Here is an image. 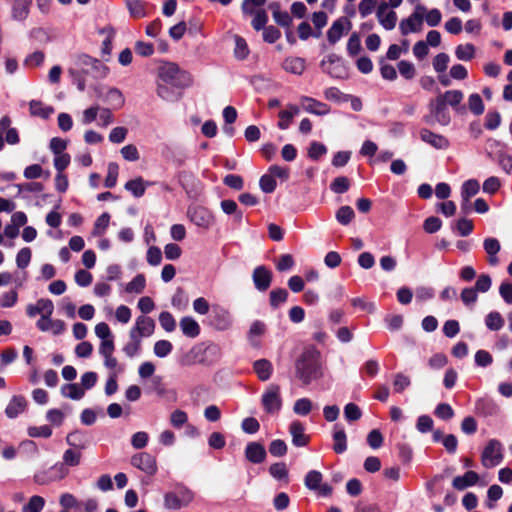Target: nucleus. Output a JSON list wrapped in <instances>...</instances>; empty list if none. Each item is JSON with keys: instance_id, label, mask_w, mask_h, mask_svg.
Instances as JSON below:
<instances>
[{"instance_id": "obj_15", "label": "nucleus", "mask_w": 512, "mask_h": 512, "mask_svg": "<svg viewBox=\"0 0 512 512\" xmlns=\"http://www.w3.org/2000/svg\"><path fill=\"white\" fill-rule=\"evenodd\" d=\"M289 432L292 436V443L296 447H304L308 445L310 436L306 435L305 427L299 420H294L289 426Z\"/></svg>"}, {"instance_id": "obj_50", "label": "nucleus", "mask_w": 512, "mask_h": 512, "mask_svg": "<svg viewBox=\"0 0 512 512\" xmlns=\"http://www.w3.org/2000/svg\"><path fill=\"white\" fill-rule=\"evenodd\" d=\"M327 153V147L320 142L313 141L310 143L308 148V157L313 160H319L323 155Z\"/></svg>"}, {"instance_id": "obj_61", "label": "nucleus", "mask_w": 512, "mask_h": 512, "mask_svg": "<svg viewBox=\"0 0 512 512\" xmlns=\"http://www.w3.org/2000/svg\"><path fill=\"white\" fill-rule=\"evenodd\" d=\"M268 22V15L264 9H259L255 13L251 25L256 31L263 30Z\"/></svg>"}, {"instance_id": "obj_23", "label": "nucleus", "mask_w": 512, "mask_h": 512, "mask_svg": "<svg viewBox=\"0 0 512 512\" xmlns=\"http://www.w3.org/2000/svg\"><path fill=\"white\" fill-rule=\"evenodd\" d=\"M253 371L260 381H267L273 373V365L268 359H258L253 363Z\"/></svg>"}, {"instance_id": "obj_35", "label": "nucleus", "mask_w": 512, "mask_h": 512, "mask_svg": "<svg viewBox=\"0 0 512 512\" xmlns=\"http://www.w3.org/2000/svg\"><path fill=\"white\" fill-rule=\"evenodd\" d=\"M66 442L69 446L77 450H83L86 448L87 441L82 431L75 430L66 436Z\"/></svg>"}, {"instance_id": "obj_57", "label": "nucleus", "mask_w": 512, "mask_h": 512, "mask_svg": "<svg viewBox=\"0 0 512 512\" xmlns=\"http://www.w3.org/2000/svg\"><path fill=\"white\" fill-rule=\"evenodd\" d=\"M398 457L403 464H409L413 457V450L407 443H398L396 445Z\"/></svg>"}, {"instance_id": "obj_27", "label": "nucleus", "mask_w": 512, "mask_h": 512, "mask_svg": "<svg viewBox=\"0 0 512 512\" xmlns=\"http://www.w3.org/2000/svg\"><path fill=\"white\" fill-rule=\"evenodd\" d=\"M148 185H150V183L146 182L141 176H139L135 179L127 181L124 185V188L131 192L134 197L140 198L145 194L146 187Z\"/></svg>"}, {"instance_id": "obj_58", "label": "nucleus", "mask_w": 512, "mask_h": 512, "mask_svg": "<svg viewBox=\"0 0 512 512\" xmlns=\"http://www.w3.org/2000/svg\"><path fill=\"white\" fill-rule=\"evenodd\" d=\"M325 98L335 102H347L349 101V94H344L337 87H330L324 92Z\"/></svg>"}, {"instance_id": "obj_14", "label": "nucleus", "mask_w": 512, "mask_h": 512, "mask_svg": "<svg viewBox=\"0 0 512 512\" xmlns=\"http://www.w3.org/2000/svg\"><path fill=\"white\" fill-rule=\"evenodd\" d=\"M244 453L245 458L253 464L264 462L267 456L265 447L259 442H249Z\"/></svg>"}, {"instance_id": "obj_41", "label": "nucleus", "mask_w": 512, "mask_h": 512, "mask_svg": "<svg viewBox=\"0 0 512 512\" xmlns=\"http://www.w3.org/2000/svg\"><path fill=\"white\" fill-rule=\"evenodd\" d=\"M322 478L323 476L320 471L310 470L304 478V484L310 490H317L320 488Z\"/></svg>"}, {"instance_id": "obj_63", "label": "nucleus", "mask_w": 512, "mask_h": 512, "mask_svg": "<svg viewBox=\"0 0 512 512\" xmlns=\"http://www.w3.org/2000/svg\"><path fill=\"white\" fill-rule=\"evenodd\" d=\"M173 345L168 340H159L154 344V353L157 357L164 358L171 353Z\"/></svg>"}, {"instance_id": "obj_56", "label": "nucleus", "mask_w": 512, "mask_h": 512, "mask_svg": "<svg viewBox=\"0 0 512 512\" xmlns=\"http://www.w3.org/2000/svg\"><path fill=\"white\" fill-rule=\"evenodd\" d=\"M110 221V214L107 212L102 213L95 221L93 228V235H101L108 227Z\"/></svg>"}, {"instance_id": "obj_32", "label": "nucleus", "mask_w": 512, "mask_h": 512, "mask_svg": "<svg viewBox=\"0 0 512 512\" xmlns=\"http://www.w3.org/2000/svg\"><path fill=\"white\" fill-rule=\"evenodd\" d=\"M437 97L442 98L446 105H450L452 108L457 110L458 106L463 100L464 94L460 90H448Z\"/></svg>"}, {"instance_id": "obj_59", "label": "nucleus", "mask_w": 512, "mask_h": 512, "mask_svg": "<svg viewBox=\"0 0 512 512\" xmlns=\"http://www.w3.org/2000/svg\"><path fill=\"white\" fill-rule=\"evenodd\" d=\"M259 186L264 193L270 194L275 191L277 182L270 174H264L260 177Z\"/></svg>"}, {"instance_id": "obj_9", "label": "nucleus", "mask_w": 512, "mask_h": 512, "mask_svg": "<svg viewBox=\"0 0 512 512\" xmlns=\"http://www.w3.org/2000/svg\"><path fill=\"white\" fill-rule=\"evenodd\" d=\"M273 273L265 265H259L254 268L252 280L255 288L260 292H265L271 286Z\"/></svg>"}, {"instance_id": "obj_7", "label": "nucleus", "mask_w": 512, "mask_h": 512, "mask_svg": "<svg viewBox=\"0 0 512 512\" xmlns=\"http://www.w3.org/2000/svg\"><path fill=\"white\" fill-rule=\"evenodd\" d=\"M425 12L426 7L418 4L415 8V11L408 18L401 20L399 24L401 34L406 36L409 33L419 32L423 24Z\"/></svg>"}, {"instance_id": "obj_29", "label": "nucleus", "mask_w": 512, "mask_h": 512, "mask_svg": "<svg viewBox=\"0 0 512 512\" xmlns=\"http://www.w3.org/2000/svg\"><path fill=\"white\" fill-rule=\"evenodd\" d=\"M29 111L32 116L48 119L54 113V108L52 106H45L41 101L31 100Z\"/></svg>"}, {"instance_id": "obj_64", "label": "nucleus", "mask_w": 512, "mask_h": 512, "mask_svg": "<svg viewBox=\"0 0 512 512\" xmlns=\"http://www.w3.org/2000/svg\"><path fill=\"white\" fill-rule=\"evenodd\" d=\"M434 414L442 420H450L454 417V410L448 403H440L436 406Z\"/></svg>"}, {"instance_id": "obj_36", "label": "nucleus", "mask_w": 512, "mask_h": 512, "mask_svg": "<svg viewBox=\"0 0 512 512\" xmlns=\"http://www.w3.org/2000/svg\"><path fill=\"white\" fill-rule=\"evenodd\" d=\"M61 394L64 397L79 400L84 396V390L77 383L64 384L61 387Z\"/></svg>"}, {"instance_id": "obj_17", "label": "nucleus", "mask_w": 512, "mask_h": 512, "mask_svg": "<svg viewBox=\"0 0 512 512\" xmlns=\"http://www.w3.org/2000/svg\"><path fill=\"white\" fill-rule=\"evenodd\" d=\"M420 138L436 149H446L449 147V141L446 137L436 134L427 128L420 130Z\"/></svg>"}, {"instance_id": "obj_52", "label": "nucleus", "mask_w": 512, "mask_h": 512, "mask_svg": "<svg viewBox=\"0 0 512 512\" xmlns=\"http://www.w3.org/2000/svg\"><path fill=\"white\" fill-rule=\"evenodd\" d=\"M361 50H362V46H361L360 36L358 33L354 32L351 34V36L348 39L347 52H348L349 56L355 57L356 55H358L360 53Z\"/></svg>"}, {"instance_id": "obj_12", "label": "nucleus", "mask_w": 512, "mask_h": 512, "mask_svg": "<svg viewBox=\"0 0 512 512\" xmlns=\"http://www.w3.org/2000/svg\"><path fill=\"white\" fill-rule=\"evenodd\" d=\"M155 322L152 318L141 315L137 317L135 326L130 330V333L139 335V338L149 337L154 333Z\"/></svg>"}, {"instance_id": "obj_25", "label": "nucleus", "mask_w": 512, "mask_h": 512, "mask_svg": "<svg viewBox=\"0 0 512 512\" xmlns=\"http://www.w3.org/2000/svg\"><path fill=\"white\" fill-rule=\"evenodd\" d=\"M333 450L336 454H342L347 450V436L343 427L334 425Z\"/></svg>"}, {"instance_id": "obj_40", "label": "nucleus", "mask_w": 512, "mask_h": 512, "mask_svg": "<svg viewBox=\"0 0 512 512\" xmlns=\"http://www.w3.org/2000/svg\"><path fill=\"white\" fill-rule=\"evenodd\" d=\"M130 341L123 347L124 353L132 358L141 349V339L139 338V335H134L133 333L129 332Z\"/></svg>"}, {"instance_id": "obj_30", "label": "nucleus", "mask_w": 512, "mask_h": 512, "mask_svg": "<svg viewBox=\"0 0 512 512\" xmlns=\"http://www.w3.org/2000/svg\"><path fill=\"white\" fill-rule=\"evenodd\" d=\"M32 0H14L12 7V16L16 20H24L29 14V7Z\"/></svg>"}, {"instance_id": "obj_37", "label": "nucleus", "mask_w": 512, "mask_h": 512, "mask_svg": "<svg viewBox=\"0 0 512 512\" xmlns=\"http://www.w3.org/2000/svg\"><path fill=\"white\" fill-rule=\"evenodd\" d=\"M485 324L491 331H499L504 326V319L498 311H492L485 317Z\"/></svg>"}, {"instance_id": "obj_31", "label": "nucleus", "mask_w": 512, "mask_h": 512, "mask_svg": "<svg viewBox=\"0 0 512 512\" xmlns=\"http://www.w3.org/2000/svg\"><path fill=\"white\" fill-rule=\"evenodd\" d=\"M146 5V2L143 0H126V6L129 10L130 16L136 19L147 16Z\"/></svg>"}, {"instance_id": "obj_42", "label": "nucleus", "mask_w": 512, "mask_h": 512, "mask_svg": "<svg viewBox=\"0 0 512 512\" xmlns=\"http://www.w3.org/2000/svg\"><path fill=\"white\" fill-rule=\"evenodd\" d=\"M479 189V182L475 179H469L462 184L461 198L471 199L479 192Z\"/></svg>"}, {"instance_id": "obj_16", "label": "nucleus", "mask_w": 512, "mask_h": 512, "mask_svg": "<svg viewBox=\"0 0 512 512\" xmlns=\"http://www.w3.org/2000/svg\"><path fill=\"white\" fill-rule=\"evenodd\" d=\"M388 4L386 2H381L377 9V18L380 24L386 30H392L396 26L397 22V14L394 11H388Z\"/></svg>"}, {"instance_id": "obj_54", "label": "nucleus", "mask_w": 512, "mask_h": 512, "mask_svg": "<svg viewBox=\"0 0 512 512\" xmlns=\"http://www.w3.org/2000/svg\"><path fill=\"white\" fill-rule=\"evenodd\" d=\"M269 473L273 478L277 480L288 478V469L284 462H277L272 464L269 467Z\"/></svg>"}, {"instance_id": "obj_5", "label": "nucleus", "mask_w": 512, "mask_h": 512, "mask_svg": "<svg viewBox=\"0 0 512 512\" xmlns=\"http://www.w3.org/2000/svg\"><path fill=\"white\" fill-rule=\"evenodd\" d=\"M263 409L268 414L278 413L282 408L280 387L277 384H270L261 397Z\"/></svg>"}, {"instance_id": "obj_39", "label": "nucleus", "mask_w": 512, "mask_h": 512, "mask_svg": "<svg viewBox=\"0 0 512 512\" xmlns=\"http://www.w3.org/2000/svg\"><path fill=\"white\" fill-rule=\"evenodd\" d=\"M146 287V278L144 274H137L127 285L126 292L140 294Z\"/></svg>"}, {"instance_id": "obj_24", "label": "nucleus", "mask_w": 512, "mask_h": 512, "mask_svg": "<svg viewBox=\"0 0 512 512\" xmlns=\"http://www.w3.org/2000/svg\"><path fill=\"white\" fill-rule=\"evenodd\" d=\"M104 103L108 104L112 109L118 110L125 104V98L118 88H108L105 93Z\"/></svg>"}, {"instance_id": "obj_20", "label": "nucleus", "mask_w": 512, "mask_h": 512, "mask_svg": "<svg viewBox=\"0 0 512 512\" xmlns=\"http://www.w3.org/2000/svg\"><path fill=\"white\" fill-rule=\"evenodd\" d=\"M301 101L304 109L309 113L322 116L329 113L330 111V107L327 104L314 98L304 96L302 97Z\"/></svg>"}, {"instance_id": "obj_55", "label": "nucleus", "mask_w": 512, "mask_h": 512, "mask_svg": "<svg viewBox=\"0 0 512 512\" xmlns=\"http://www.w3.org/2000/svg\"><path fill=\"white\" fill-rule=\"evenodd\" d=\"M159 323L166 332H172L176 328V321L173 315L168 311H163L160 313Z\"/></svg>"}, {"instance_id": "obj_60", "label": "nucleus", "mask_w": 512, "mask_h": 512, "mask_svg": "<svg viewBox=\"0 0 512 512\" xmlns=\"http://www.w3.org/2000/svg\"><path fill=\"white\" fill-rule=\"evenodd\" d=\"M398 70L402 77H404L407 80L413 79L416 75V69L415 66L407 61V60H401L398 63Z\"/></svg>"}, {"instance_id": "obj_26", "label": "nucleus", "mask_w": 512, "mask_h": 512, "mask_svg": "<svg viewBox=\"0 0 512 512\" xmlns=\"http://www.w3.org/2000/svg\"><path fill=\"white\" fill-rule=\"evenodd\" d=\"M180 328L182 333L189 338H196L201 331L198 322L190 316H185L180 320Z\"/></svg>"}, {"instance_id": "obj_1", "label": "nucleus", "mask_w": 512, "mask_h": 512, "mask_svg": "<svg viewBox=\"0 0 512 512\" xmlns=\"http://www.w3.org/2000/svg\"><path fill=\"white\" fill-rule=\"evenodd\" d=\"M295 376L304 386L323 376L320 353L317 349L309 347L303 350L295 361Z\"/></svg>"}, {"instance_id": "obj_3", "label": "nucleus", "mask_w": 512, "mask_h": 512, "mask_svg": "<svg viewBox=\"0 0 512 512\" xmlns=\"http://www.w3.org/2000/svg\"><path fill=\"white\" fill-rule=\"evenodd\" d=\"M503 461L502 444L497 439H490L482 451L481 463L486 468H492Z\"/></svg>"}, {"instance_id": "obj_18", "label": "nucleus", "mask_w": 512, "mask_h": 512, "mask_svg": "<svg viewBox=\"0 0 512 512\" xmlns=\"http://www.w3.org/2000/svg\"><path fill=\"white\" fill-rule=\"evenodd\" d=\"M351 27V22L346 17L335 20L327 31V39L331 45H335L344 34V25Z\"/></svg>"}, {"instance_id": "obj_19", "label": "nucleus", "mask_w": 512, "mask_h": 512, "mask_svg": "<svg viewBox=\"0 0 512 512\" xmlns=\"http://www.w3.org/2000/svg\"><path fill=\"white\" fill-rule=\"evenodd\" d=\"M27 406V401L22 395H14L5 408V414L8 418L14 419L22 413Z\"/></svg>"}, {"instance_id": "obj_46", "label": "nucleus", "mask_w": 512, "mask_h": 512, "mask_svg": "<svg viewBox=\"0 0 512 512\" xmlns=\"http://www.w3.org/2000/svg\"><path fill=\"white\" fill-rule=\"evenodd\" d=\"M249 55V48L246 40L241 36L235 37L234 56L238 60H244Z\"/></svg>"}, {"instance_id": "obj_44", "label": "nucleus", "mask_w": 512, "mask_h": 512, "mask_svg": "<svg viewBox=\"0 0 512 512\" xmlns=\"http://www.w3.org/2000/svg\"><path fill=\"white\" fill-rule=\"evenodd\" d=\"M109 72V69L99 59L94 61V64L90 68H85V74L91 75L94 78H105Z\"/></svg>"}, {"instance_id": "obj_13", "label": "nucleus", "mask_w": 512, "mask_h": 512, "mask_svg": "<svg viewBox=\"0 0 512 512\" xmlns=\"http://www.w3.org/2000/svg\"><path fill=\"white\" fill-rule=\"evenodd\" d=\"M54 312V304L50 299L41 298L36 304H28L26 307V314L28 317L33 318L38 314L52 315Z\"/></svg>"}, {"instance_id": "obj_47", "label": "nucleus", "mask_w": 512, "mask_h": 512, "mask_svg": "<svg viewBox=\"0 0 512 512\" xmlns=\"http://www.w3.org/2000/svg\"><path fill=\"white\" fill-rule=\"evenodd\" d=\"M119 174V166L115 162H110L108 164L107 175L104 181V186L106 188H113L117 183V178Z\"/></svg>"}, {"instance_id": "obj_51", "label": "nucleus", "mask_w": 512, "mask_h": 512, "mask_svg": "<svg viewBox=\"0 0 512 512\" xmlns=\"http://www.w3.org/2000/svg\"><path fill=\"white\" fill-rule=\"evenodd\" d=\"M468 107H469V110L474 115H477V116L481 115L484 112V109H485L484 103L482 101V98L477 93H473V94H471L469 96Z\"/></svg>"}, {"instance_id": "obj_28", "label": "nucleus", "mask_w": 512, "mask_h": 512, "mask_svg": "<svg viewBox=\"0 0 512 512\" xmlns=\"http://www.w3.org/2000/svg\"><path fill=\"white\" fill-rule=\"evenodd\" d=\"M282 67L287 72L301 75L305 70L306 62L305 59L301 57H287L284 60Z\"/></svg>"}, {"instance_id": "obj_49", "label": "nucleus", "mask_w": 512, "mask_h": 512, "mask_svg": "<svg viewBox=\"0 0 512 512\" xmlns=\"http://www.w3.org/2000/svg\"><path fill=\"white\" fill-rule=\"evenodd\" d=\"M350 188V180L345 176L336 177L330 184V189L336 194H343Z\"/></svg>"}, {"instance_id": "obj_22", "label": "nucleus", "mask_w": 512, "mask_h": 512, "mask_svg": "<svg viewBox=\"0 0 512 512\" xmlns=\"http://www.w3.org/2000/svg\"><path fill=\"white\" fill-rule=\"evenodd\" d=\"M483 248L488 255V263L492 266L497 265L499 262L497 253L501 249L499 240L493 237L485 238L483 242Z\"/></svg>"}, {"instance_id": "obj_48", "label": "nucleus", "mask_w": 512, "mask_h": 512, "mask_svg": "<svg viewBox=\"0 0 512 512\" xmlns=\"http://www.w3.org/2000/svg\"><path fill=\"white\" fill-rule=\"evenodd\" d=\"M44 505V498L38 495H34L29 499L28 503L23 506L22 512H41L44 508Z\"/></svg>"}, {"instance_id": "obj_62", "label": "nucleus", "mask_w": 512, "mask_h": 512, "mask_svg": "<svg viewBox=\"0 0 512 512\" xmlns=\"http://www.w3.org/2000/svg\"><path fill=\"white\" fill-rule=\"evenodd\" d=\"M450 57L447 53H439L433 59V68L437 73H443L446 71Z\"/></svg>"}, {"instance_id": "obj_38", "label": "nucleus", "mask_w": 512, "mask_h": 512, "mask_svg": "<svg viewBox=\"0 0 512 512\" xmlns=\"http://www.w3.org/2000/svg\"><path fill=\"white\" fill-rule=\"evenodd\" d=\"M457 59L462 61H470L475 56V46L471 43L460 44L455 49Z\"/></svg>"}, {"instance_id": "obj_43", "label": "nucleus", "mask_w": 512, "mask_h": 512, "mask_svg": "<svg viewBox=\"0 0 512 512\" xmlns=\"http://www.w3.org/2000/svg\"><path fill=\"white\" fill-rule=\"evenodd\" d=\"M355 217L354 210L348 206H341L336 212V219L341 225H348Z\"/></svg>"}, {"instance_id": "obj_8", "label": "nucleus", "mask_w": 512, "mask_h": 512, "mask_svg": "<svg viewBox=\"0 0 512 512\" xmlns=\"http://www.w3.org/2000/svg\"><path fill=\"white\" fill-rule=\"evenodd\" d=\"M131 464L150 476L155 475L158 470L156 458L147 452H141L133 455L131 457Z\"/></svg>"}, {"instance_id": "obj_34", "label": "nucleus", "mask_w": 512, "mask_h": 512, "mask_svg": "<svg viewBox=\"0 0 512 512\" xmlns=\"http://www.w3.org/2000/svg\"><path fill=\"white\" fill-rule=\"evenodd\" d=\"M289 293L284 288L273 289L269 294V304L273 309H277L288 299Z\"/></svg>"}, {"instance_id": "obj_10", "label": "nucleus", "mask_w": 512, "mask_h": 512, "mask_svg": "<svg viewBox=\"0 0 512 512\" xmlns=\"http://www.w3.org/2000/svg\"><path fill=\"white\" fill-rule=\"evenodd\" d=\"M429 109L431 114L434 116L435 121H437L440 125L446 126L451 121L450 113L447 109V105L442 98L436 97L431 100L429 103Z\"/></svg>"}, {"instance_id": "obj_45", "label": "nucleus", "mask_w": 512, "mask_h": 512, "mask_svg": "<svg viewBox=\"0 0 512 512\" xmlns=\"http://www.w3.org/2000/svg\"><path fill=\"white\" fill-rule=\"evenodd\" d=\"M313 408V403L309 398H300L295 401L293 411L300 416L308 415Z\"/></svg>"}, {"instance_id": "obj_21", "label": "nucleus", "mask_w": 512, "mask_h": 512, "mask_svg": "<svg viewBox=\"0 0 512 512\" xmlns=\"http://www.w3.org/2000/svg\"><path fill=\"white\" fill-rule=\"evenodd\" d=\"M479 480V475L472 470L465 472L463 476H456L452 481V486L456 490H464L467 487L476 485Z\"/></svg>"}, {"instance_id": "obj_33", "label": "nucleus", "mask_w": 512, "mask_h": 512, "mask_svg": "<svg viewBox=\"0 0 512 512\" xmlns=\"http://www.w3.org/2000/svg\"><path fill=\"white\" fill-rule=\"evenodd\" d=\"M299 113V108L296 105H289L287 110H282L279 112L278 116L280 118L278 122V127L281 130H285L290 126L292 118L295 114Z\"/></svg>"}, {"instance_id": "obj_53", "label": "nucleus", "mask_w": 512, "mask_h": 512, "mask_svg": "<svg viewBox=\"0 0 512 512\" xmlns=\"http://www.w3.org/2000/svg\"><path fill=\"white\" fill-rule=\"evenodd\" d=\"M452 229H456L461 236H468L473 232L474 224L473 221L467 218H461L452 226Z\"/></svg>"}, {"instance_id": "obj_6", "label": "nucleus", "mask_w": 512, "mask_h": 512, "mask_svg": "<svg viewBox=\"0 0 512 512\" xmlns=\"http://www.w3.org/2000/svg\"><path fill=\"white\" fill-rule=\"evenodd\" d=\"M194 499V493L186 487H181L177 492H168L164 496V506L167 509H180L186 507Z\"/></svg>"}, {"instance_id": "obj_11", "label": "nucleus", "mask_w": 512, "mask_h": 512, "mask_svg": "<svg viewBox=\"0 0 512 512\" xmlns=\"http://www.w3.org/2000/svg\"><path fill=\"white\" fill-rule=\"evenodd\" d=\"M187 214L191 222L198 227L208 228L212 222L211 213L202 206L189 208Z\"/></svg>"}, {"instance_id": "obj_2", "label": "nucleus", "mask_w": 512, "mask_h": 512, "mask_svg": "<svg viewBox=\"0 0 512 512\" xmlns=\"http://www.w3.org/2000/svg\"><path fill=\"white\" fill-rule=\"evenodd\" d=\"M159 79L175 88H186L192 84V77L190 73L180 69V67L173 62H165L158 68Z\"/></svg>"}, {"instance_id": "obj_4", "label": "nucleus", "mask_w": 512, "mask_h": 512, "mask_svg": "<svg viewBox=\"0 0 512 512\" xmlns=\"http://www.w3.org/2000/svg\"><path fill=\"white\" fill-rule=\"evenodd\" d=\"M233 323L231 313L220 305H213L208 315V324L217 331L228 330Z\"/></svg>"}]
</instances>
